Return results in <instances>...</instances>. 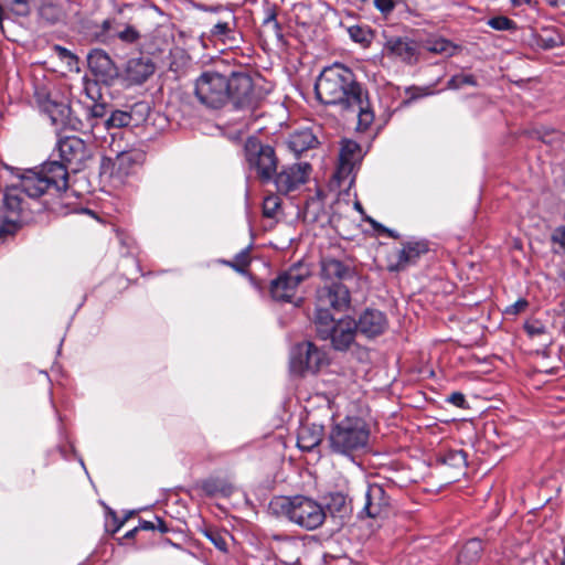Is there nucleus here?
<instances>
[{
    "mask_svg": "<svg viewBox=\"0 0 565 565\" xmlns=\"http://www.w3.org/2000/svg\"><path fill=\"white\" fill-rule=\"evenodd\" d=\"M488 25L498 31H514L518 29L515 22L504 15L491 18Z\"/></svg>",
    "mask_w": 565,
    "mask_h": 565,
    "instance_id": "obj_37",
    "label": "nucleus"
},
{
    "mask_svg": "<svg viewBox=\"0 0 565 565\" xmlns=\"http://www.w3.org/2000/svg\"><path fill=\"white\" fill-rule=\"evenodd\" d=\"M322 426L315 424L301 425L297 435V446L303 451H311L322 440Z\"/></svg>",
    "mask_w": 565,
    "mask_h": 565,
    "instance_id": "obj_23",
    "label": "nucleus"
},
{
    "mask_svg": "<svg viewBox=\"0 0 565 565\" xmlns=\"http://www.w3.org/2000/svg\"><path fill=\"white\" fill-rule=\"evenodd\" d=\"M132 156L128 152H121L117 156L115 166L118 167L119 170L124 169L125 167H128L132 163Z\"/></svg>",
    "mask_w": 565,
    "mask_h": 565,
    "instance_id": "obj_50",
    "label": "nucleus"
},
{
    "mask_svg": "<svg viewBox=\"0 0 565 565\" xmlns=\"http://www.w3.org/2000/svg\"><path fill=\"white\" fill-rule=\"evenodd\" d=\"M315 90L326 105L339 106L342 111L358 118V130H366L374 120L367 94L354 79V74L341 64L324 68L318 77Z\"/></svg>",
    "mask_w": 565,
    "mask_h": 565,
    "instance_id": "obj_1",
    "label": "nucleus"
},
{
    "mask_svg": "<svg viewBox=\"0 0 565 565\" xmlns=\"http://www.w3.org/2000/svg\"><path fill=\"white\" fill-rule=\"evenodd\" d=\"M250 92V77L243 74H233L228 78L218 72L205 71L194 82L195 97L212 109L222 108L231 98L242 102Z\"/></svg>",
    "mask_w": 565,
    "mask_h": 565,
    "instance_id": "obj_2",
    "label": "nucleus"
},
{
    "mask_svg": "<svg viewBox=\"0 0 565 565\" xmlns=\"http://www.w3.org/2000/svg\"><path fill=\"white\" fill-rule=\"evenodd\" d=\"M109 25H110V22H109L108 20L104 21V23H103V28H104L105 30H108V29H109Z\"/></svg>",
    "mask_w": 565,
    "mask_h": 565,
    "instance_id": "obj_58",
    "label": "nucleus"
},
{
    "mask_svg": "<svg viewBox=\"0 0 565 565\" xmlns=\"http://www.w3.org/2000/svg\"><path fill=\"white\" fill-rule=\"evenodd\" d=\"M281 200L277 195H268L263 202V214L266 217H274L279 210Z\"/></svg>",
    "mask_w": 565,
    "mask_h": 565,
    "instance_id": "obj_38",
    "label": "nucleus"
},
{
    "mask_svg": "<svg viewBox=\"0 0 565 565\" xmlns=\"http://www.w3.org/2000/svg\"><path fill=\"white\" fill-rule=\"evenodd\" d=\"M138 529H141V530H153L154 525L150 521H141L140 525L138 526Z\"/></svg>",
    "mask_w": 565,
    "mask_h": 565,
    "instance_id": "obj_54",
    "label": "nucleus"
},
{
    "mask_svg": "<svg viewBox=\"0 0 565 565\" xmlns=\"http://www.w3.org/2000/svg\"><path fill=\"white\" fill-rule=\"evenodd\" d=\"M355 207H356V210L362 211V206H361V204L359 202L355 203Z\"/></svg>",
    "mask_w": 565,
    "mask_h": 565,
    "instance_id": "obj_60",
    "label": "nucleus"
},
{
    "mask_svg": "<svg viewBox=\"0 0 565 565\" xmlns=\"http://www.w3.org/2000/svg\"><path fill=\"white\" fill-rule=\"evenodd\" d=\"M527 306L529 302L525 299L521 298L516 300L514 303L508 306L504 310V313L508 316H516L524 311L527 308Z\"/></svg>",
    "mask_w": 565,
    "mask_h": 565,
    "instance_id": "obj_44",
    "label": "nucleus"
},
{
    "mask_svg": "<svg viewBox=\"0 0 565 565\" xmlns=\"http://www.w3.org/2000/svg\"><path fill=\"white\" fill-rule=\"evenodd\" d=\"M350 39L362 47H369L373 41L374 34L367 25H351L348 28Z\"/></svg>",
    "mask_w": 565,
    "mask_h": 565,
    "instance_id": "obj_32",
    "label": "nucleus"
},
{
    "mask_svg": "<svg viewBox=\"0 0 565 565\" xmlns=\"http://www.w3.org/2000/svg\"><path fill=\"white\" fill-rule=\"evenodd\" d=\"M356 330L366 338L381 335L387 328L386 316L376 309H365L355 321Z\"/></svg>",
    "mask_w": 565,
    "mask_h": 565,
    "instance_id": "obj_18",
    "label": "nucleus"
},
{
    "mask_svg": "<svg viewBox=\"0 0 565 565\" xmlns=\"http://www.w3.org/2000/svg\"><path fill=\"white\" fill-rule=\"evenodd\" d=\"M310 275L306 264L298 263L280 274L270 285V294L275 300L290 301L298 286Z\"/></svg>",
    "mask_w": 565,
    "mask_h": 565,
    "instance_id": "obj_9",
    "label": "nucleus"
},
{
    "mask_svg": "<svg viewBox=\"0 0 565 565\" xmlns=\"http://www.w3.org/2000/svg\"><path fill=\"white\" fill-rule=\"evenodd\" d=\"M244 157L248 170L262 183H269L277 171L279 160L273 146L257 137H249L244 145Z\"/></svg>",
    "mask_w": 565,
    "mask_h": 565,
    "instance_id": "obj_7",
    "label": "nucleus"
},
{
    "mask_svg": "<svg viewBox=\"0 0 565 565\" xmlns=\"http://www.w3.org/2000/svg\"><path fill=\"white\" fill-rule=\"evenodd\" d=\"M88 114L93 118H103L107 113L106 104L92 102V105H87Z\"/></svg>",
    "mask_w": 565,
    "mask_h": 565,
    "instance_id": "obj_43",
    "label": "nucleus"
},
{
    "mask_svg": "<svg viewBox=\"0 0 565 565\" xmlns=\"http://www.w3.org/2000/svg\"><path fill=\"white\" fill-rule=\"evenodd\" d=\"M427 51L437 54L452 55L456 51V46L446 39H435L427 41L426 43Z\"/></svg>",
    "mask_w": 565,
    "mask_h": 565,
    "instance_id": "obj_33",
    "label": "nucleus"
},
{
    "mask_svg": "<svg viewBox=\"0 0 565 565\" xmlns=\"http://www.w3.org/2000/svg\"><path fill=\"white\" fill-rule=\"evenodd\" d=\"M386 232L388 233V235H390L391 237L396 238V237L398 236L397 234H395V233H394L393 231H391V230H386Z\"/></svg>",
    "mask_w": 565,
    "mask_h": 565,
    "instance_id": "obj_59",
    "label": "nucleus"
},
{
    "mask_svg": "<svg viewBox=\"0 0 565 565\" xmlns=\"http://www.w3.org/2000/svg\"><path fill=\"white\" fill-rule=\"evenodd\" d=\"M441 462L445 467L454 469L456 478L458 475L463 473L467 467V455L463 450H449L447 451L441 459Z\"/></svg>",
    "mask_w": 565,
    "mask_h": 565,
    "instance_id": "obj_28",
    "label": "nucleus"
},
{
    "mask_svg": "<svg viewBox=\"0 0 565 565\" xmlns=\"http://www.w3.org/2000/svg\"><path fill=\"white\" fill-rule=\"evenodd\" d=\"M132 116L128 111L115 110L111 113L105 125L107 128H122L131 124Z\"/></svg>",
    "mask_w": 565,
    "mask_h": 565,
    "instance_id": "obj_34",
    "label": "nucleus"
},
{
    "mask_svg": "<svg viewBox=\"0 0 565 565\" xmlns=\"http://www.w3.org/2000/svg\"><path fill=\"white\" fill-rule=\"evenodd\" d=\"M274 504L290 522L309 531L318 529L326 520L324 508L303 495L279 498Z\"/></svg>",
    "mask_w": 565,
    "mask_h": 565,
    "instance_id": "obj_6",
    "label": "nucleus"
},
{
    "mask_svg": "<svg viewBox=\"0 0 565 565\" xmlns=\"http://www.w3.org/2000/svg\"><path fill=\"white\" fill-rule=\"evenodd\" d=\"M269 22H274L276 25H278V23L276 21V13L273 11L269 12L268 17L264 21V23H269Z\"/></svg>",
    "mask_w": 565,
    "mask_h": 565,
    "instance_id": "obj_55",
    "label": "nucleus"
},
{
    "mask_svg": "<svg viewBox=\"0 0 565 565\" xmlns=\"http://www.w3.org/2000/svg\"><path fill=\"white\" fill-rule=\"evenodd\" d=\"M34 97L41 111L49 116L52 125L56 128L78 129L79 120L73 117L70 104L60 96L52 95L45 87H36Z\"/></svg>",
    "mask_w": 565,
    "mask_h": 565,
    "instance_id": "obj_8",
    "label": "nucleus"
},
{
    "mask_svg": "<svg viewBox=\"0 0 565 565\" xmlns=\"http://www.w3.org/2000/svg\"><path fill=\"white\" fill-rule=\"evenodd\" d=\"M483 552L482 542L478 539L469 540L459 553V562L472 564L480 559Z\"/></svg>",
    "mask_w": 565,
    "mask_h": 565,
    "instance_id": "obj_29",
    "label": "nucleus"
},
{
    "mask_svg": "<svg viewBox=\"0 0 565 565\" xmlns=\"http://www.w3.org/2000/svg\"><path fill=\"white\" fill-rule=\"evenodd\" d=\"M311 170V166L308 162L294 163L284 167L280 172L276 171L271 181L279 193L288 194L308 181Z\"/></svg>",
    "mask_w": 565,
    "mask_h": 565,
    "instance_id": "obj_12",
    "label": "nucleus"
},
{
    "mask_svg": "<svg viewBox=\"0 0 565 565\" xmlns=\"http://www.w3.org/2000/svg\"><path fill=\"white\" fill-rule=\"evenodd\" d=\"M191 66L190 55L182 49H174L170 52L169 70L178 77L185 75Z\"/></svg>",
    "mask_w": 565,
    "mask_h": 565,
    "instance_id": "obj_27",
    "label": "nucleus"
},
{
    "mask_svg": "<svg viewBox=\"0 0 565 565\" xmlns=\"http://www.w3.org/2000/svg\"><path fill=\"white\" fill-rule=\"evenodd\" d=\"M68 173L58 161L45 162L40 169H31L19 177L18 185L24 195L36 199L46 192L66 191Z\"/></svg>",
    "mask_w": 565,
    "mask_h": 565,
    "instance_id": "obj_4",
    "label": "nucleus"
},
{
    "mask_svg": "<svg viewBox=\"0 0 565 565\" xmlns=\"http://www.w3.org/2000/svg\"><path fill=\"white\" fill-rule=\"evenodd\" d=\"M204 535L211 541V543L220 551H227V532H221L216 529H206Z\"/></svg>",
    "mask_w": 565,
    "mask_h": 565,
    "instance_id": "obj_35",
    "label": "nucleus"
},
{
    "mask_svg": "<svg viewBox=\"0 0 565 565\" xmlns=\"http://www.w3.org/2000/svg\"><path fill=\"white\" fill-rule=\"evenodd\" d=\"M447 401L449 403H451L452 405L457 406V407H460V408H466L467 407V401H466V397L462 393L460 392H454L451 393L448 397H447Z\"/></svg>",
    "mask_w": 565,
    "mask_h": 565,
    "instance_id": "obj_49",
    "label": "nucleus"
},
{
    "mask_svg": "<svg viewBox=\"0 0 565 565\" xmlns=\"http://www.w3.org/2000/svg\"><path fill=\"white\" fill-rule=\"evenodd\" d=\"M428 252V243L425 239L408 241L401 249L392 252L387 256V269L390 271H402L416 264L420 256Z\"/></svg>",
    "mask_w": 565,
    "mask_h": 565,
    "instance_id": "obj_13",
    "label": "nucleus"
},
{
    "mask_svg": "<svg viewBox=\"0 0 565 565\" xmlns=\"http://www.w3.org/2000/svg\"><path fill=\"white\" fill-rule=\"evenodd\" d=\"M40 18L49 24H56L64 22L66 14L58 4L46 3L40 8Z\"/></svg>",
    "mask_w": 565,
    "mask_h": 565,
    "instance_id": "obj_31",
    "label": "nucleus"
},
{
    "mask_svg": "<svg viewBox=\"0 0 565 565\" xmlns=\"http://www.w3.org/2000/svg\"><path fill=\"white\" fill-rule=\"evenodd\" d=\"M88 67L100 81L107 83L118 75V70L110 56L100 49L92 50L87 55Z\"/></svg>",
    "mask_w": 565,
    "mask_h": 565,
    "instance_id": "obj_17",
    "label": "nucleus"
},
{
    "mask_svg": "<svg viewBox=\"0 0 565 565\" xmlns=\"http://www.w3.org/2000/svg\"><path fill=\"white\" fill-rule=\"evenodd\" d=\"M118 38L125 42L132 43L138 40L139 32L135 28L128 25L125 30L118 33Z\"/></svg>",
    "mask_w": 565,
    "mask_h": 565,
    "instance_id": "obj_46",
    "label": "nucleus"
},
{
    "mask_svg": "<svg viewBox=\"0 0 565 565\" xmlns=\"http://www.w3.org/2000/svg\"><path fill=\"white\" fill-rule=\"evenodd\" d=\"M54 50L57 52L61 58L76 60V56L70 50L63 46L55 45Z\"/></svg>",
    "mask_w": 565,
    "mask_h": 565,
    "instance_id": "obj_51",
    "label": "nucleus"
},
{
    "mask_svg": "<svg viewBox=\"0 0 565 565\" xmlns=\"http://www.w3.org/2000/svg\"><path fill=\"white\" fill-rule=\"evenodd\" d=\"M228 265L234 268L238 273H244L246 267L249 265V255L247 250H242L238 253L233 262H230Z\"/></svg>",
    "mask_w": 565,
    "mask_h": 565,
    "instance_id": "obj_40",
    "label": "nucleus"
},
{
    "mask_svg": "<svg viewBox=\"0 0 565 565\" xmlns=\"http://www.w3.org/2000/svg\"><path fill=\"white\" fill-rule=\"evenodd\" d=\"M83 93L90 102H96L102 98L100 89L95 81H83Z\"/></svg>",
    "mask_w": 565,
    "mask_h": 565,
    "instance_id": "obj_39",
    "label": "nucleus"
},
{
    "mask_svg": "<svg viewBox=\"0 0 565 565\" xmlns=\"http://www.w3.org/2000/svg\"><path fill=\"white\" fill-rule=\"evenodd\" d=\"M328 441L333 454L353 459L367 450L370 428L363 418L347 416L332 425Z\"/></svg>",
    "mask_w": 565,
    "mask_h": 565,
    "instance_id": "obj_3",
    "label": "nucleus"
},
{
    "mask_svg": "<svg viewBox=\"0 0 565 565\" xmlns=\"http://www.w3.org/2000/svg\"><path fill=\"white\" fill-rule=\"evenodd\" d=\"M375 8L383 14H390L394 8L395 2L393 0H374Z\"/></svg>",
    "mask_w": 565,
    "mask_h": 565,
    "instance_id": "obj_47",
    "label": "nucleus"
},
{
    "mask_svg": "<svg viewBox=\"0 0 565 565\" xmlns=\"http://www.w3.org/2000/svg\"><path fill=\"white\" fill-rule=\"evenodd\" d=\"M525 331L529 335L535 337L546 333V327L539 320L529 321L524 326Z\"/></svg>",
    "mask_w": 565,
    "mask_h": 565,
    "instance_id": "obj_42",
    "label": "nucleus"
},
{
    "mask_svg": "<svg viewBox=\"0 0 565 565\" xmlns=\"http://www.w3.org/2000/svg\"><path fill=\"white\" fill-rule=\"evenodd\" d=\"M355 321L351 318H344L337 321V327L332 330V334L328 340H331L332 347L338 351H345L354 342L356 334Z\"/></svg>",
    "mask_w": 565,
    "mask_h": 565,
    "instance_id": "obj_21",
    "label": "nucleus"
},
{
    "mask_svg": "<svg viewBox=\"0 0 565 565\" xmlns=\"http://www.w3.org/2000/svg\"><path fill=\"white\" fill-rule=\"evenodd\" d=\"M24 192L18 183L7 186L3 193V206L11 214H20L23 211Z\"/></svg>",
    "mask_w": 565,
    "mask_h": 565,
    "instance_id": "obj_25",
    "label": "nucleus"
},
{
    "mask_svg": "<svg viewBox=\"0 0 565 565\" xmlns=\"http://www.w3.org/2000/svg\"><path fill=\"white\" fill-rule=\"evenodd\" d=\"M203 488L209 494L214 492L210 483H205Z\"/></svg>",
    "mask_w": 565,
    "mask_h": 565,
    "instance_id": "obj_56",
    "label": "nucleus"
},
{
    "mask_svg": "<svg viewBox=\"0 0 565 565\" xmlns=\"http://www.w3.org/2000/svg\"><path fill=\"white\" fill-rule=\"evenodd\" d=\"M326 508L324 510L330 512L332 515L334 514H344L348 512V499L342 492H332L329 493L326 498Z\"/></svg>",
    "mask_w": 565,
    "mask_h": 565,
    "instance_id": "obj_30",
    "label": "nucleus"
},
{
    "mask_svg": "<svg viewBox=\"0 0 565 565\" xmlns=\"http://www.w3.org/2000/svg\"><path fill=\"white\" fill-rule=\"evenodd\" d=\"M154 70L150 58L132 57L126 63L124 77L130 85H140L154 73Z\"/></svg>",
    "mask_w": 565,
    "mask_h": 565,
    "instance_id": "obj_20",
    "label": "nucleus"
},
{
    "mask_svg": "<svg viewBox=\"0 0 565 565\" xmlns=\"http://www.w3.org/2000/svg\"><path fill=\"white\" fill-rule=\"evenodd\" d=\"M383 54L391 58L413 64L417 61V44L408 38L386 36L383 46Z\"/></svg>",
    "mask_w": 565,
    "mask_h": 565,
    "instance_id": "obj_16",
    "label": "nucleus"
},
{
    "mask_svg": "<svg viewBox=\"0 0 565 565\" xmlns=\"http://www.w3.org/2000/svg\"><path fill=\"white\" fill-rule=\"evenodd\" d=\"M552 8L565 7V0H544Z\"/></svg>",
    "mask_w": 565,
    "mask_h": 565,
    "instance_id": "obj_53",
    "label": "nucleus"
},
{
    "mask_svg": "<svg viewBox=\"0 0 565 565\" xmlns=\"http://www.w3.org/2000/svg\"><path fill=\"white\" fill-rule=\"evenodd\" d=\"M17 230V223L8 218H3L0 222V238L6 235H11Z\"/></svg>",
    "mask_w": 565,
    "mask_h": 565,
    "instance_id": "obj_48",
    "label": "nucleus"
},
{
    "mask_svg": "<svg viewBox=\"0 0 565 565\" xmlns=\"http://www.w3.org/2000/svg\"><path fill=\"white\" fill-rule=\"evenodd\" d=\"M552 242L557 246L555 252L565 254V226H559L553 232Z\"/></svg>",
    "mask_w": 565,
    "mask_h": 565,
    "instance_id": "obj_41",
    "label": "nucleus"
},
{
    "mask_svg": "<svg viewBox=\"0 0 565 565\" xmlns=\"http://www.w3.org/2000/svg\"><path fill=\"white\" fill-rule=\"evenodd\" d=\"M350 305L351 295L343 284H333L318 290L313 323L320 339L328 340L337 327L330 309L341 312L348 310Z\"/></svg>",
    "mask_w": 565,
    "mask_h": 565,
    "instance_id": "obj_5",
    "label": "nucleus"
},
{
    "mask_svg": "<svg viewBox=\"0 0 565 565\" xmlns=\"http://www.w3.org/2000/svg\"><path fill=\"white\" fill-rule=\"evenodd\" d=\"M138 531V527H135L134 530L126 533V537L130 539L135 535V533Z\"/></svg>",
    "mask_w": 565,
    "mask_h": 565,
    "instance_id": "obj_57",
    "label": "nucleus"
},
{
    "mask_svg": "<svg viewBox=\"0 0 565 565\" xmlns=\"http://www.w3.org/2000/svg\"><path fill=\"white\" fill-rule=\"evenodd\" d=\"M204 11L217 13L218 18L211 21L212 26L209 31V38L211 40L221 41L223 44L233 45L237 43V21L233 11L218 7H200Z\"/></svg>",
    "mask_w": 565,
    "mask_h": 565,
    "instance_id": "obj_11",
    "label": "nucleus"
},
{
    "mask_svg": "<svg viewBox=\"0 0 565 565\" xmlns=\"http://www.w3.org/2000/svg\"><path fill=\"white\" fill-rule=\"evenodd\" d=\"M327 364V354L312 342H302L295 345L290 353V369L294 373L318 372Z\"/></svg>",
    "mask_w": 565,
    "mask_h": 565,
    "instance_id": "obj_10",
    "label": "nucleus"
},
{
    "mask_svg": "<svg viewBox=\"0 0 565 565\" xmlns=\"http://www.w3.org/2000/svg\"><path fill=\"white\" fill-rule=\"evenodd\" d=\"M467 85H469V86L477 85V79L473 75L460 73V74L454 75L447 83V87L449 89H459Z\"/></svg>",
    "mask_w": 565,
    "mask_h": 565,
    "instance_id": "obj_36",
    "label": "nucleus"
},
{
    "mask_svg": "<svg viewBox=\"0 0 565 565\" xmlns=\"http://www.w3.org/2000/svg\"><path fill=\"white\" fill-rule=\"evenodd\" d=\"M363 153L360 145L353 140H343L339 152V166L334 178L339 183L347 180L351 183L354 179L353 171L362 160Z\"/></svg>",
    "mask_w": 565,
    "mask_h": 565,
    "instance_id": "obj_15",
    "label": "nucleus"
},
{
    "mask_svg": "<svg viewBox=\"0 0 565 565\" xmlns=\"http://www.w3.org/2000/svg\"><path fill=\"white\" fill-rule=\"evenodd\" d=\"M390 507V497L380 484H369L365 491V503L363 512L369 518H380L384 515Z\"/></svg>",
    "mask_w": 565,
    "mask_h": 565,
    "instance_id": "obj_19",
    "label": "nucleus"
},
{
    "mask_svg": "<svg viewBox=\"0 0 565 565\" xmlns=\"http://www.w3.org/2000/svg\"><path fill=\"white\" fill-rule=\"evenodd\" d=\"M355 276L354 268L337 258L321 259V277L326 280H348Z\"/></svg>",
    "mask_w": 565,
    "mask_h": 565,
    "instance_id": "obj_22",
    "label": "nucleus"
},
{
    "mask_svg": "<svg viewBox=\"0 0 565 565\" xmlns=\"http://www.w3.org/2000/svg\"><path fill=\"white\" fill-rule=\"evenodd\" d=\"M318 145V139L311 129L294 131L288 138V147L296 154H300Z\"/></svg>",
    "mask_w": 565,
    "mask_h": 565,
    "instance_id": "obj_24",
    "label": "nucleus"
},
{
    "mask_svg": "<svg viewBox=\"0 0 565 565\" xmlns=\"http://www.w3.org/2000/svg\"><path fill=\"white\" fill-rule=\"evenodd\" d=\"M511 3L513 7H520L523 4H529L533 8L537 7V2L536 1L532 2V0H511Z\"/></svg>",
    "mask_w": 565,
    "mask_h": 565,
    "instance_id": "obj_52",
    "label": "nucleus"
},
{
    "mask_svg": "<svg viewBox=\"0 0 565 565\" xmlns=\"http://www.w3.org/2000/svg\"><path fill=\"white\" fill-rule=\"evenodd\" d=\"M58 152L66 170L78 171L92 157L86 143L78 137L68 136L58 141Z\"/></svg>",
    "mask_w": 565,
    "mask_h": 565,
    "instance_id": "obj_14",
    "label": "nucleus"
},
{
    "mask_svg": "<svg viewBox=\"0 0 565 565\" xmlns=\"http://www.w3.org/2000/svg\"><path fill=\"white\" fill-rule=\"evenodd\" d=\"M32 0H1L0 1V29L2 28V20L4 13L11 12L19 17H25L31 11Z\"/></svg>",
    "mask_w": 565,
    "mask_h": 565,
    "instance_id": "obj_26",
    "label": "nucleus"
},
{
    "mask_svg": "<svg viewBox=\"0 0 565 565\" xmlns=\"http://www.w3.org/2000/svg\"><path fill=\"white\" fill-rule=\"evenodd\" d=\"M540 44L543 49H554L561 44H563V40L558 34L550 35V36H541Z\"/></svg>",
    "mask_w": 565,
    "mask_h": 565,
    "instance_id": "obj_45",
    "label": "nucleus"
}]
</instances>
